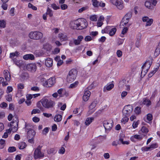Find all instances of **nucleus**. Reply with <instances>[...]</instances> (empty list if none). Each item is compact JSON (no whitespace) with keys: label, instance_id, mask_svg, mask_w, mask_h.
<instances>
[{"label":"nucleus","instance_id":"nucleus-1","mask_svg":"<svg viewBox=\"0 0 160 160\" xmlns=\"http://www.w3.org/2000/svg\"><path fill=\"white\" fill-rule=\"evenodd\" d=\"M73 29L77 30H82L86 28L87 23L85 19L79 18L73 22Z\"/></svg>","mask_w":160,"mask_h":160},{"label":"nucleus","instance_id":"nucleus-2","mask_svg":"<svg viewBox=\"0 0 160 160\" xmlns=\"http://www.w3.org/2000/svg\"><path fill=\"white\" fill-rule=\"evenodd\" d=\"M78 72L77 70L76 69H72L69 71L67 75V81L69 82H71L74 81L77 77Z\"/></svg>","mask_w":160,"mask_h":160},{"label":"nucleus","instance_id":"nucleus-3","mask_svg":"<svg viewBox=\"0 0 160 160\" xmlns=\"http://www.w3.org/2000/svg\"><path fill=\"white\" fill-rule=\"evenodd\" d=\"M41 102L42 106L47 108H52L55 105V102L53 101L45 98L42 99Z\"/></svg>","mask_w":160,"mask_h":160},{"label":"nucleus","instance_id":"nucleus-4","mask_svg":"<svg viewBox=\"0 0 160 160\" xmlns=\"http://www.w3.org/2000/svg\"><path fill=\"white\" fill-rule=\"evenodd\" d=\"M29 37L31 39L38 40L43 37V34L42 33L38 31H32L29 33Z\"/></svg>","mask_w":160,"mask_h":160},{"label":"nucleus","instance_id":"nucleus-5","mask_svg":"<svg viewBox=\"0 0 160 160\" xmlns=\"http://www.w3.org/2000/svg\"><path fill=\"white\" fill-rule=\"evenodd\" d=\"M152 63L149 60H146L144 64L142 67V70L141 72V76H144L148 72V70L149 69Z\"/></svg>","mask_w":160,"mask_h":160},{"label":"nucleus","instance_id":"nucleus-6","mask_svg":"<svg viewBox=\"0 0 160 160\" xmlns=\"http://www.w3.org/2000/svg\"><path fill=\"white\" fill-rule=\"evenodd\" d=\"M133 110V107L132 105H128L125 106L123 110V115L125 116H130Z\"/></svg>","mask_w":160,"mask_h":160},{"label":"nucleus","instance_id":"nucleus-7","mask_svg":"<svg viewBox=\"0 0 160 160\" xmlns=\"http://www.w3.org/2000/svg\"><path fill=\"white\" fill-rule=\"evenodd\" d=\"M44 156V153L41 152V147L38 146L34 151V158L36 159L43 157Z\"/></svg>","mask_w":160,"mask_h":160},{"label":"nucleus","instance_id":"nucleus-8","mask_svg":"<svg viewBox=\"0 0 160 160\" xmlns=\"http://www.w3.org/2000/svg\"><path fill=\"white\" fill-rule=\"evenodd\" d=\"M113 122L112 120L109 119L108 120L104 121L103 122V126L105 130H111L112 128Z\"/></svg>","mask_w":160,"mask_h":160},{"label":"nucleus","instance_id":"nucleus-9","mask_svg":"<svg viewBox=\"0 0 160 160\" xmlns=\"http://www.w3.org/2000/svg\"><path fill=\"white\" fill-rule=\"evenodd\" d=\"M110 1L118 9L122 10L124 6L122 0H110Z\"/></svg>","mask_w":160,"mask_h":160},{"label":"nucleus","instance_id":"nucleus-10","mask_svg":"<svg viewBox=\"0 0 160 160\" xmlns=\"http://www.w3.org/2000/svg\"><path fill=\"white\" fill-rule=\"evenodd\" d=\"M55 78L54 77H51L45 81L43 83V85L46 87H52L55 83Z\"/></svg>","mask_w":160,"mask_h":160},{"label":"nucleus","instance_id":"nucleus-11","mask_svg":"<svg viewBox=\"0 0 160 160\" xmlns=\"http://www.w3.org/2000/svg\"><path fill=\"white\" fill-rule=\"evenodd\" d=\"M151 2L149 1H147L145 2V6L148 8L150 9H154V7L155 6L157 3V1L156 0H151Z\"/></svg>","mask_w":160,"mask_h":160},{"label":"nucleus","instance_id":"nucleus-12","mask_svg":"<svg viewBox=\"0 0 160 160\" xmlns=\"http://www.w3.org/2000/svg\"><path fill=\"white\" fill-rule=\"evenodd\" d=\"M10 128L6 130H18V122L17 121L11 122L9 125Z\"/></svg>","mask_w":160,"mask_h":160},{"label":"nucleus","instance_id":"nucleus-13","mask_svg":"<svg viewBox=\"0 0 160 160\" xmlns=\"http://www.w3.org/2000/svg\"><path fill=\"white\" fill-rule=\"evenodd\" d=\"M92 5L94 8H98L99 7L103 8L105 6V4L102 2H99L98 0H92Z\"/></svg>","mask_w":160,"mask_h":160},{"label":"nucleus","instance_id":"nucleus-14","mask_svg":"<svg viewBox=\"0 0 160 160\" xmlns=\"http://www.w3.org/2000/svg\"><path fill=\"white\" fill-rule=\"evenodd\" d=\"M37 68V66L34 63L28 64L26 66L27 70L31 72H34L36 70Z\"/></svg>","mask_w":160,"mask_h":160},{"label":"nucleus","instance_id":"nucleus-15","mask_svg":"<svg viewBox=\"0 0 160 160\" xmlns=\"http://www.w3.org/2000/svg\"><path fill=\"white\" fill-rule=\"evenodd\" d=\"M142 103L143 105H146L147 107H149L151 105L152 102L147 97H145L142 99Z\"/></svg>","mask_w":160,"mask_h":160},{"label":"nucleus","instance_id":"nucleus-16","mask_svg":"<svg viewBox=\"0 0 160 160\" xmlns=\"http://www.w3.org/2000/svg\"><path fill=\"white\" fill-rule=\"evenodd\" d=\"M90 94L91 92L87 90L85 92L82 97L83 100L87 101L89 99Z\"/></svg>","mask_w":160,"mask_h":160},{"label":"nucleus","instance_id":"nucleus-17","mask_svg":"<svg viewBox=\"0 0 160 160\" xmlns=\"http://www.w3.org/2000/svg\"><path fill=\"white\" fill-rule=\"evenodd\" d=\"M129 20L127 18H123L122 20L121 23H122L123 26H125L129 27L131 24V23H129Z\"/></svg>","mask_w":160,"mask_h":160},{"label":"nucleus","instance_id":"nucleus-18","mask_svg":"<svg viewBox=\"0 0 160 160\" xmlns=\"http://www.w3.org/2000/svg\"><path fill=\"white\" fill-rule=\"evenodd\" d=\"M4 77L7 81H9L11 79L10 73L7 70H5L3 72Z\"/></svg>","mask_w":160,"mask_h":160},{"label":"nucleus","instance_id":"nucleus-19","mask_svg":"<svg viewBox=\"0 0 160 160\" xmlns=\"http://www.w3.org/2000/svg\"><path fill=\"white\" fill-rule=\"evenodd\" d=\"M45 64L48 67H51L53 64V60L50 58H48L46 59Z\"/></svg>","mask_w":160,"mask_h":160},{"label":"nucleus","instance_id":"nucleus-20","mask_svg":"<svg viewBox=\"0 0 160 160\" xmlns=\"http://www.w3.org/2000/svg\"><path fill=\"white\" fill-rule=\"evenodd\" d=\"M58 38L62 41H65L68 40L67 36L62 33L58 34Z\"/></svg>","mask_w":160,"mask_h":160},{"label":"nucleus","instance_id":"nucleus-21","mask_svg":"<svg viewBox=\"0 0 160 160\" xmlns=\"http://www.w3.org/2000/svg\"><path fill=\"white\" fill-rule=\"evenodd\" d=\"M23 58L26 60L28 59L33 60L34 59V56L32 54H26L23 56Z\"/></svg>","mask_w":160,"mask_h":160},{"label":"nucleus","instance_id":"nucleus-22","mask_svg":"<svg viewBox=\"0 0 160 160\" xmlns=\"http://www.w3.org/2000/svg\"><path fill=\"white\" fill-rule=\"evenodd\" d=\"M35 134V131H28L27 132V138H33Z\"/></svg>","mask_w":160,"mask_h":160},{"label":"nucleus","instance_id":"nucleus-23","mask_svg":"<svg viewBox=\"0 0 160 160\" xmlns=\"http://www.w3.org/2000/svg\"><path fill=\"white\" fill-rule=\"evenodd\" d=\"M114 87V85L113 83H111V84H108L107 85L105 86L103 89V91H105V89H106V90L107 91H110Z\"/></svg>","mask_w":160,"mask_h":160},{"label":"nucleus","instance_id":"nucleus-24","mask_svg":"<svg viewBox=\"0 0 160 160\" xmlns=\"http://www.w3.org/2000/svg\"><path fill=\"white\" fill-rule=\"evenodd\" d=\"M29 78V74L27 72H22L21 75V78L22 80H27Z\"/></svg>","mask_w":160,"mask_h":160},{"label":"nucleus","instance_id":"nucleus-25","mask_svg":"<svg viewBox=\"0 0 160 160\" xmlns=\"http://www.w3.org/2000/svg\"><path fill=\"white\" fill-rule=\"evenodd\" d=\"M94 119L93 117L87 118L85 120V124L87 126L89 125L92 122Z\"/></svg>","mask_w":160,"mask_h":160},{"label":"nucleus","instance_id":"nucleus-26","mask_svg":"<svg viewBox=\"0 0 160 160\" xmlns=\"http://www.w3.org/2000/svg\"><path fill=\"white\" fill-rule=\"evenodd\" d=\"M62 119V115L60 114H57L55 115L54 118V120L55 121L59 122L61 121Z\"/></svg>","mask_w":160,"mask_h":160},{"label":"nucleus","instance_id":"nucleus-27","mask_svg":"<svg viewBox=\"0 0 160 160\" xmlns=\"http://www.w3.org/2000/svg\"><path fill=\"white\" fill-rule=\"evenodd\" d=\"M98 103V102L97 100H94L89 106V108L90 109H92L96 106Z\"/></svg>","mask_w":160,"mask_h":160},{"label":"nucleus","instance_id":"nucleus-28","mask_svg":"<svg viewBox=\"0 0 160 160\" xmlns=\"http://www.w3.org/2000/svg\"><path fill=\"white\" fill-rule=\"evenodd\" d=\"M18 146L19 149H22L26 147L27 144L24 142H21L18 143Z\"/></svg>","mask_w":160,"mask_h":160},{"label":"nucleus","instance_id":"nucleus-29","mask_svg":"<svg viewBox=\"0 0 160 160\" xmlns=\"http://www.w3.org/2000/svg\"><path fill=\"white\" fill-rule=\"evenodd\" d=\"M134 112L136 114L138 115L141 114V108L140 107H136L134 110Z\"/></svg>","mask_w":160,"mask_h":160},{"label":"nucleus","instance_id":"nucleus-30","mask_svg":"<svg viewBox=\"0 0 160 160\" xmlns=\"http://www.w3.org/2000/svg\"><path fill=\"white\" fill-rule=\"evenodd\" d=\"M123 118L121 120V122L124 124L127 122L129 120V116H125L123 115Z\"/></svg>","mask_w":160,"mask_h":160},{"label":"nucleus","instance_id":"nucleus-31","mask_svg":"<svg viewBox=\"0 0 160 160\" xmlns=\"http://www.w3.org/2000/svg\"><path fill=\"white\" fill-rule=\"evenodd\" d=\"M117 31L116 28H112L110 32H109V34L110 36H112L114 35Z\"/></svg>","mask_w":160,"mask_h":160},{"label":"nucleus","instance_id":"nucleus-32","mask_svg":"<svg viewBox=\"0 0 160 160\" xmlns=\"http://www.w3.org/2000/svg\"><path fill=\"white\" fill-rule=\"evenodd\" d=\"M5 145V140L1 139L0 140V149H3Z\"/></svg>","mask_w":160,"mask_h":160},{"label":"nucleus","instance_id":"nucleus-33","mask_svg":"<svg viewBox=\"0 0 160 160\" xmlns=\"http://www.w3.org/2000/svg\"><path fill=\"white\" fill-rule=\"evenodd\" d=\"M6 22L4 20H0V28H4L6 27Z\"/></svg>","mask_w":160,"mask_h":160},{"label":"nucleus","instance_id":"nucleus-34","mask_svg":"<svg viewBox=\"0 0 160 160\" xmlns=\"http://www.w3.org/2000/svg\"><path fill=\"white\" fill-rule=\"evenodd\" d=\"M47 14L50 17H52L53 15V12L52 10L48 8L46 12Z\"/></svg>","mask_w":160,"mask_h":160},{"label":"nucleus","instance_id":"nucleus-35","mask_svg":"<svg viewBox=\"0 0 160 160\" xmlns=\"http://www.w3.org/2000/svg\"><path fill=\"white\" fill-rule=\"evenodd\" d=\"M153 20L152 19L150 18L146 22L145 24L146 27L150 26L152 23Z\"/></svg>","mask_w":160,"mask_h":160},{"label":"nucleus","instance_id":"nucleus-36","mask_svg":"<svg viewBox=\"0 0 160 160\" xmlns=\"http://www.w3.org/2000/svg\"><path fill=\"white\" fill-rule=\"evenodd\" d=\"M78 81H76L74 83L71 84L69 86V88H75L78 86Z\"/></svg>","mask_w":160,"mask_h":160},{"label":"nucleus","instance_id":"nucleus-37","mask_svg":"<svg viewBox=\"0 0 160 160\" xmlns=\"http://www.w3.org/2000/svg\"><path fill=\"white\" fill-rule=\"evenodd\" d=\"M147 119L148 121H151L153 119V116L152 114L148 113L147 115Z\"/></svg>","mask_w":160,"mask_h":160},{"label":"nucleus","instance_id":"nucleus-38","mask_svg":"<svg viewBox=\"0 0 160 160\" xmlns=\"http://www.w3.org/2000/svg\"><path fill=\"white\" fill-rule=\"evenodd\" d=\"M132 16V13L130 12H128L125 15L124 17V18H127V19H129V20L131 18Z\"/></svg>","mask_w":160,"mask_h":160},{"label":"nucleus","instance_id":"nucleus-39","mask_svg":"<svg viewBox=\"0 0 160 160\" xmlns=\"http://www.w3.org/2000/svg\"><path fill=\"white\" fill-rule=\"evenodd\" d=\"M51 7L55 10H57L60 8L59 6H57L55 3L52 4H51Z\"/></svg>","mask_w":160,"mask_h":160},{"label":"nucleus","instance_id":"nucleus-40","mask_svg":"<svg viewBox=\"0 0 160 160\" xmlns=\"http://www.w3.org/2000/svg\"><path fill=\"white\" fill-rule=\"evenodd\" d=\"M157 147V144H153L151 146L148 147L146 148L147 150H148L151 148H155Z\"/></svg>","mask_w":160,"mask_h":160},{"label":"nucleus","instance_id":"nucleus-41","mask_svg":"<svg viewBox=\"0 0 160 160\" xmlns=\"http://www.w3.org/2000/svg\"><path fill=\"white\" fill-rule=\"evenodd\" d=\"M28 7L30 8H32L34 10H36L37 9V7L33 6L32 4L30 3H29L28 4Z\"/></svg>","mask_w":160,"mask_h":160},{"label":"nucleus","instance_id":"nucleus-42","mask_svg":"<svg viewBox=\"0 0 160 160\" xmlns=\"http://www.w3.org/2000/svg\"><path fill=\"white\" fill-rule=\"evenodd\" d=\"M19 55V53L18 52L16 51L14 52L11 53H10V57H13L15 56H18Z\"/></svg>","mask_w":160,"mask_h":160},{"label":"nucleus","instance_id":"nucleus-43","mask_svg":"<svg viewBox=\"0 0 160 160\" xmlns=\"http://www.w3.org/2000/svg\"><path fill=\"white\" fill-rule=\"evenodd\" d=\"M8 152H12L16 151V148L14 147H11L8 148Z\"/></svg>","mask_w":160,"mask_h":160},{"label":"nucleus","instance_id":"nucleus-44","mask_svg":"<svg viewBox=\"0 0 160 160\" xmlns=\"http://www.w3.org/2000/svg\"><path fill=\"white\" fill-rule=\"evenodd\" d=\"M90 19L92 21H96L97 19V16L96 15H93L90 17Z\"/></svg>","mask_w":160,"mask_h":160},{"label":"nucleus","instance_id":"nucleus-45","mask_svg":"<svg viewBox=\"0 0 160 160\" xmlns=\"http://www.w3.org/2000/svg\"><path fill=\"white\" fill-rule=\"evenodd\" d=\"M160 53V48L157 47L156 48L154 54L156 56H158Z\"/></svg>","mask_w":160,"mask_h":160},{"label":"nucleus","instance_id":"nucleus-46","mask_svg":"<svg viewBox=\"0 0 160 160\" xmlns=\"http://www.w3.org/2000/svg\"><path fill=\"white\" fill-rule=\"evenodd\" d=\"M55 151V149L54 148H51L48 149L47 150V153L48 154H51L53 153Z\"/></svg>","mask_w":160,"mask_h":160},{"label":"nucleus","instance_id":"nucleus-47","mask_svg":"<svg viewBox=\"0 0 160 160\" xmlns=\"http://www.w3.org/2000/svg\"><path fill=\"white\" fill-rule=\"evenodd\" d=\"M139 120L137 121V122H134L132 126L133 128H135L138 127V125L139 123Z\"/></svg>","mask_w":160,"mask_h":160},{"label":"nucleus","instance_id":"nucleus-48","mask_svg":"<svg viewBox=\"0 0 160 160\" xmlns=\"http://www.w3.org/2000/svg\"><path fill=\"white\" fill-rule=\"evenodd\" d=\"M40 112V111L38 109H33L32 111V114H36V113H39Z\"/></svg>","mask_w":160,"mask_h":160},{"label":"nucleus","instance_id":"nucleus-49","mask_svg":"<svg viewBox=\"0 0 160 160\" xmlns=\"http://www.w3.org/2000/svg\"><path fill=\"white\" fill-rule=\"evenodd\" d=\"M119 141L120 142V143H122L123 144H128L129 143L127 141H123V139L122 138H120L119 139Z\"/></svg>","mask_w":160,"mask_h":160},{"label":"nucleus","instance_id":"nucleus-50","mask_svg":"<svg viewBox=\"0 0 160 160\" xmlns=\"http://www.w3.org/2000/svg\"><path fill=\"white\" fill-rule=\"evenodd\" d=\"M65 151V148L63 147L61 148L58 151V153L61 154H63Z\"/></svg>","mask_w":160,"mask_h":160},{"label":"nucleus","instance_id":"nucleus-51","mask_svg":"<svg viewBox=\"0 0 160 160\" xmlns=\"http://www.w3.org/2000/svg\"><path fill=\"white\" fill-rule=\"evenodd\" d=\"M116 54L118 58H120L122 55V52L120 50H118L116 52Z\"/></svg>","mask_w":160,"mask_h":160},{"label":"nucleus","instance_id":"nucleus-52","mask_svg":"<svg viewBox=\"0 0 160 160\" xmlns=\"http://www.w3.org/2000/svg\"><path fill=\"white\" fill-rule=\"evenodd\" d=\"M112 28V27H110L109 26H107L105 28H104V31H106V32H107L108 33L109 32L111 29Z\"/></svg>","mask_w":160,"mask_h":160},{"label":"nucleus","instance_id":"nucleus-53","mask_svg":"<svg viewBox=\"0 0 160 160\" xmlns=\"http://www.w3.org/2000/svg\"><path fill=\"white\" fill-rule=\"evenodd\" d=\"M31 90L32 91L38 92L39 91V88L37 86H34L31 88Z\"/></svg>","mask_w":160,"mask_h":160},{"label":"nucleus","instance_id":"nucleus-54","mask_svg":"<svg viewBox=\"0 0 160 160\" xmlns=\"http://www.w3.org/2000/svg\"><path fill=\"white\" fill-rule=\"evenodd\" d=\"M10 15L12 16H13L14 15V8H12L10 10Z\"/></svg>","mask_w":160,"mask_h":160},{"label":"nucleus","instance_id":"nucleus-55","mask_svg":"<svg viewBox=\"0 0 160 160\" xmlns=\"http://www.w3.org/2000/svg\"><path fill=\"white\" fill-rule=\"evenodd\" d=\"M128 27H127L123 28L121 32L122 34L124 35L127 33L128 30Z\"/></svg>","mask_w":160,"mask_h":160},{"label":"nucleus","instance_id":"nucleus-56","mask_svg":"<svg viewBox=\"0 0 160 160\" xmlns=\"http://www.w3.org/2000/svg\"><path fill=\"white\" fill-rule=\"evenodd\" d=\"M8 5L6 3H3L2 5V8L4 10H6L8 8Z\"/></svg>","mask_w":160,"mask_h":160},{"label":"nucleus","instance_id":"nucleus-57","mask_svg":"<svg viewBox=\"0 0 160 160\" xmlns=\"http://www.w3.org/2000/svg\"><path fill=\"white\" fill-rule=\"evenodd\" d=\"M134 138L136 139H138L139 140H141L142 138V136L139 135H135L134 136Z\"/></svg>","mask_w":160,"mask_h":160},{"label":"nucleus","instance_id":"nucleus-58","mask_svg":"<svg viewBox=\"0 0 160 160\" xmlns=\"http://www.w3.org/2000/svg\"><path fill=\"white\" fill-rule=\"evenodd\" d=\"M24 88V84L22 83H19L18 85V89H23Z\"/></svg>","mask_w":160,"mask_h":160},{"label":"nucleus","instance_id":"nucleus-59","mask_svg":"<svg viewBox=\"0 0 160 160\" xmlns=\"http://www.w3.org/2000/svg\"><path fill=\"white\" fill-rule=\"evenodd\" d=\"M88 8L87 7H83L78 10V12L80 13L82 12L83 11L86 10Z\"/></svg>","mask_w":160,"mask_h":160},{"label":"nucleus","instance_id":"nucleus-60","mask_svg":"<svg viewBox=\"0 0 160 160\" xmlns=\"http://www.w3.org/2000/svg\"><path fill=\"white\" fill-rule=\"evenodd\" d=\"M13 88L12 87L8 86L7 88V93H9L12 91Z\"/></svg>","mask_w":160,"mask_h":160},{"label":"nucleus","instance_id":"nucleus-61","mask_svg":"<svg viewBox=\"0 0 160 160\" xmlns=\"http://www.w3.org/2000/svg\"><path fill=\"white\" fill-rule=\"evenodd\" d=\"M68 5L66 4H62L61 5V8L62 10H65L68 8Z\"/></svg>","mask_w":160,"mask_h":160},{"label":"nucleus","instance_id":"nucleus-62","mask_svg":"<svg viewBox=\"0 0 160 160\" xmlns=\"http://www.w3.org/2000/svg\"><path fill=\"white\" fill-rule=\"evenodd\" d=\"M73 43L75 45H78L80 44V42L77 39H74L73 40Z\"/></svg>","mask_w":160,"mask_h":160},{"label":"nucleus","instance_id":"nucleus-63","mask_svg":"<svg viewBox=\"0 0 160 160\" xmlns=\"http://www.w3.org/2000/svg\"><path fill=\"white\" fill-rule=\"evenodd\" d=\"M6 100L9 102L11 101L12 100V96L11 95H8L6 97Z\"/></svg>","mask_w":160,"mask_h":160},{"label":"nucleus","instance_id":"nucleus-64","mask_svg":"<svg viewBox=\"0 0 160 160\" xmlns=\"http://www.w3.org/2000/svg\"><path fill=\"white\" fill-rule=\"evenodd\" d=\"M124 39H119L117 42V44L118 46L122 44L124 42Z\"/></svg>","mask_w":160,"mask_h":160}]
</instances>
